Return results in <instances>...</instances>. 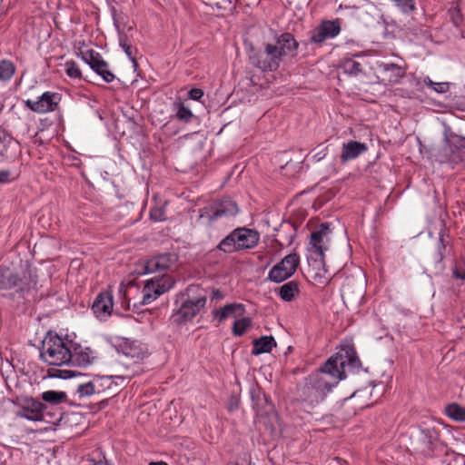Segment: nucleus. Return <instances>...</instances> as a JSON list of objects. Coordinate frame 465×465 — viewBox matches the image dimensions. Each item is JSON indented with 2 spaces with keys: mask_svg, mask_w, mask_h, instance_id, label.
<instances>
[{
  "mask_svg": "<svg viewBox=\"0 0 465 465\" xmlns=\"http://www.w3.org/2000/svg\"><path fill=\"white\" fill-rule=\"evenodd\" d=\"M299 43L289 32L275 35L273 42L263 44V47L252 50L249 54L250 64L262 72H275L281 64L298 54Z\"/></svg>",
  "mask_w": 465,
  "mask_h": 465,
  "instance_id": "1",
  "label": "nucleus"
},
{
  "mask_svg": "<svg viewBox=\"0 0 465 465\" xmlns=\"http://www.w3.org/2000/svg\"><path fill=\"white\" fill-rule=\"evenodd\" d=\"M206 302L207 296L199 285H189L183 292L176 294L170 322L182 325L191 322L205 307Z\"/></svg>",
  "mask_w": 465,
  "mask_h": 465,
  "instance_id": "2",
  "label": "nucleus"
},
{
  "mask_svg": "<svg viewBox=\"0 0 465 465\" xmlns=\"http://www.w3.org/2000/svg\"><path fill=\"white\" fill-rule=\"evenodd\" d=\"M72 341H64L62 337L49 331L45 337L40 349V358L49 365H67L70 360Z\"/></svg>",
  "mask_w": 465,
  "mask_h": 465,
  "instance_id": "3",
  "label": "nucleus"
},
{
  "mask_svg": "<svg viewBox=\"0 0 465 465\" xmlns=\"http://www.w3.org/2000/svg\"><path fill=\"white\" fill-rule=\"evenodd\" d=\"M443 146L436 154L440 163L455 165L462 163L465 158V136L453 133L450 128L444 131Z\"/></svg>",
  "mask_w": 465,
  "mask_h": 465,
  "instance_id": "4",
  "label": "nucleus"
},
{
  "mask_svg": "<svg viewBox=\"0 0 465 465\" xmlns=\"http://www.w3.org/2000/svg\"><path fill=\"white\" fill-rule=\"evenodd\" d=\"M326 376H330V374L322 371V366L318 371L309 376L308 381L302 389L303 401L309 405L314 406L322 401L326 394L340 381L333 379L334 381L331 382Z\"/></svg>",
  "mask_w": 465,
  "mask_h": 465,
  "instance_id": "5",
  "label": "nucleus"
},
{
  "mask_svg": "<svg viewBox=\"0 0 465 465\" xmlns=\"http://www.w3.org/2000/svg\"><path fill=\"white\" fill-rule=\"evenodd\" d=\"M15 414L17 418L31 421H44L52 426L57 425L61 420L60 414L55 415L47 411V407L34 398H25L16 405Z\"/></svg>",
  "mask_w": 465,
  "mask_h": 465,
  "instance_id": "6",
  "label": "nucleus"
},
{
  "mask_svg": "<svg viewBox=\"0 0 465 465\" xmlns=\"http://www.w3.org/2000/svg\"><path fill=\"white\" fill-rule=\"evenodd\" d=\"M360 365L361 361L352 349H341L322 365V371L329 373L331 378L341 381L346 378V366L354 370Z\"/></svg>",
  "mask_w": 465,
  "mask_h": 465,
  "instance_id": "7",
  "label": "nucleus"
},
{
  "mask_svg": "<svg viewBox=\"0 0 465 465\" xmlns=\"http://www.w3.org/2000/svg\"><path fill=\"white\" fill-rule=\"evenodd\" d=\"M239 209L234 201L223 198L198 210V220L205 225H212L213 222L223 218L231 217L238 213Z\"/></svg>",
  "mask_w": 465,
  "mask_h": 465,
  "instance_id": "8",
  "label": "nucleus"
},
{
  "mask_svg": "<svg viewBox=\"0 0 465 465\" xmlns=\"http://www.w3.org/2000/svg\"><path fill=\"white\" fill-rule=\"evenodd\" d=\"M174 285L173 279L167 274L147 280L142 293V304H150L158 297L170 291Z\"/></svg>",
  "mask_w": 465,
  "mask_h": 465,
  "instance_id": "9",
  "label": "nucleus"
},
{
  "mask_svg": "<svg viewBox=\"0 0 465 465\" xmlns=\"http://www.w3.org/2000/svg\"><path fill=\"white\" fill-rule=\"evenodd\" d=\"M299 263L300 257L298 254H288L270 270L268 279L273 282H282L295 272Z\"/></svg>",
  "mask_w": 465,
  "mask_h": 465,
  "instance_id": "10",
  "label": "nucleus"
},
{
  "mask_svg": "<svg viewBox=\"0 0 465 465\" xmlns=\"http://www.w3.org/2000/svg\"><path fill=\"white\" fill-rule=\"evenodd\" d=\"M341 24L338 19L323 20L310 32V42L322 45L326 40L335 38L341 33Z\"/></svg>",
  "mask_w": 465,
  "mask_h": 465,
  "instance_id": "11",
  "label": "nucleus"
},
{
  "mask_svg": "<svg viewBox=\"0 0 465 465\" xmlns=\"http://www.w3.org/2000/svg\"><path fill=\"white\" fill-rule=\"evenodd\" d=\"M82 60L87 64L104 82L112 83L115 76L109 70L108 64L103 59L101 54L94 50L81 52Z\"/></svg>",
  "mask_w": 465,
  "mask_h": 465,
  "instance_id": "12",
  "label": "nucleus"
},
{
  "mask_svg": "<svg viewBox=\"0 0 465 465\" xmlns=\"http://www.w3.org/2000/svg\"><path fill=\"white\" fill-rule=\"evenodd\" d=\"M61 101V94L54 92H45L36 100L28 99L25 106L37 114H45L54 111Z\"/></svg>",
  "mask_w": 465,
  "mask_h": 465,
  "instance_id": "13",
  "label": "nucleus"
},
{
  "mask_svg": "<svg viewBox=\"0 0 465 465\" xmlns=\"http://www.w3.org/2000/svg\"><path fill=\"white\" fill-rule=\"evenodd\" d=\"M97 353L88 346L71 343L70 360L67 365L74 367H88L95 361Z\"/></svg>",
  "mask_w": 465,
  "mask_h": 465,
  "instance_id": "14",
  "label": "nucleus"
},
{
  "mask_svg": "<svg viewBox=\"0 0 465 465\" xmlns=\"http://www.w3.org/2000/svg\"><path fill=\"white\" fill-rule=\"evenodd\" d=\"M329 231V226L327 223H322L320 226V230L312 232L311 233L310 239V250L315 255V262H319L320 265L322 266L323 273H326L327 271L325 269V262H324V252L325 248L323 247V238L327 234Z\"/></svg>",
  "mask_w": 465,
  "mask_h": 465,
  "instance_id": "15",
  "label": "nucleus"
},
{
  "mask_svg": "<svg viewBox=\"0 0 465 465\" xmlns=\"http://www.w3.org/2000/svg\"><path fill=\"white\" fill-rule=\"evenodd\" d=\"M118 352L130 358L134 363L140 362L147 356V349L138 341L124 339L117 346Z\"/></svg>",
  "mask_w": 465,
  "mask_h": 465,
  "instance_id": "16",
  "label": "nucleus"
},
{
  "mask_svg": "<svg viewBox=\"0 0 465 465\" xmlns=\"http://www.w3.org/2000/svg\"><path fill=\"white\" fill-rule=\"evenodd\" d=\"M177 262V255L167 252L156 255L146 261L144 265L145 273H153L159 271L170 269Z\"/></svg>",
  "mask_w": 465,
  "mask_h": 465,
  "instance_id": "17",
  "label": "nucleus"
},
{
  "mask_svg": "<svg viewBox=\"0 0 465 465\" xmlns=\"http://www.w3.org/2000/svg\"><path fill=\"white\" fill-rule=\"evenodd\" d=\"M114 302L110 292H100L94 301L92 310L99 319H105L111 315Z\"/></svg>",
  "mask_w": 465,
  "mask_h": 465,
  "instance_id": "18",
  "label": "nucleus"
},
{
  "mask_svg": "<svg viewBox=\"0 0 465 465\" xmlns=\"http://www.w3.org/2000/svg\"><path fill=\"white\" fill-rule=\"evenodd\" d=\"M19 151V143L5 130H0V163L13 158Z\"/></svg>",
  "mask_w": 465,
  "mask_h": 465,
  "instance_id": "19",
  "label": "nucleus"
},
{
  "mask_svg": "<svg viewBox=\"0 0 465 465\" xmlns=\"http://www.w3.org/2000/svg\"><path fill=\"white\" fill-rule=\"evenodd\" d=\"M234 232L239 250L252 249L259 242L260 235L255 230L242 227L234 229Z\"/></svg>",
  "mask_w": 465,
  "mask_h": 465,
  "instance_id": "20",
  "label": "nucleus"
},
{
  "mask_svg": "<svg viewBox=\"0 0 465 465\" xmlns=\"http://www.w3.org/2000/svg\"><path fill=\"white\" fill-rule=\"evenodd\" d=\"M368 151V146L364 143L357 141H349L342 144L341 160L343 163L356 159L361 154Z\"/></svg>",
  "mask_w": 465,
  "mask_h": 465,
  "instance_id": "21",
  "label": "nucleus"
},
{
  "mask_svg": "<svg viewBox=\"0 0 465 465\" xmlns=\"http://www.w3.org/2000/svg\"><path fill=\"white\" fill-rule=\"evenodd\" d=\"M379 67L385 79L392 84H399L406 74L405 69L394 63H381Z\"/></svg>",
  "mask_w": 465,
  "mask_h": 465,
  "instance_id": "22",
  "label": "nucleus"
},
{
  "mask_svg": "<svg viewBox=\"0 0 465 465\" xmlns=\"http://www.w3.org/2000/svg\"><path fill=\"white\" fill-rule=\"evenodd\" d=\"M244 312L243 304L229 303L220 309L213 310V316L219 322H223L229 317L242 316Z\"/></svg>",
  "mask_w": 465,
  "mask_h": 465,
  "instance_id": "23",
  "label": "nucleus"
},
{
  "mask_svg": "<svg viewBox=\"0 0 465 465\" xmlns=\"http://www.w3.org/2000/svg\"><path fill=\"white\" fill-rule=\"evenodd\" d=\"M100 380L98 378H93L92 380L79 383L76 388L75 393L79 399L90 397L94 394H98L100 390Z\"/></svg>",
  "mask_w": 465,
  "mask_h": 465,
  "instance_id": "24",
  "label": "nucleus"
},
{
  "mask_svg": "<svg viewBox=\"0 0 465 465\" xmlns=\"http://www.w3.org/2000/svg\"><path fill=\"white\" fill-rule=\"evenodd\" d=\"M276 346V341L272 336H262L253 341L252 353L253 355H260L262 353L271 352L272 348Z\"/></svg>",
  "mask_w": 465,
  "mask_h": 465,
  "instance_id": "25",
  "label": "nucleus"
},
{
  "mask_svg": "<svg viewBox=\"0 0 465 465\" xmlns=\"http://www.w3.org/2000/svg\"><path fill=\"white\" fill-rule=\"evenodd\" d=\"M280 298L284 302H291L299 293V283L296 281H290L275 290Z\"/></svg>",
  "mask_w": 465,
  "mask_h": 465,
  "instance_id": "26",
  "label": "nucleus"
},
{
  "mask_svg": "<svg viewBox=\"0 0 465 465\" xmlns=\"http://www.w3.org/2000/svg\"><path fill=\"white\" fill-rule=\"evenodd\" d=\"M18 285V275L8 267L0 265V289H11Z\"/></svg>",
  "mask_w": 465,
  "mask_h": 465,
  "instance_id": "27",
  "label": "nucleus"
},
{
  "mask_svg": "<svg viewBox=\"0 0 465 465\" xmlns=\"http://www.w3.org/2000/svg\"><path fill=\"white\" fill-rule=\"evenodd\" d=\"M36 283L35 275L33 274L31 270H26L23 272L22 277L18 276V285L15 286V288H17V291L21 293H25L35 289Z\"/></svg>",
  "mask_w": 465,
  "mask_h": 465,
  "instance_id": "28",
  "label": "nucleus"
},
{
  "mask_svg": "<svg viewBox=\"0 0 465 465\" xmlns=\"http://www.w3.org/2000/svg\"><path fill=\"white\" fill-rule=\"evenodd\" d=\"M360 56L359 54H355L353 56H345L342 61L341 67L343 72L351 76H357L361 73H362V65L361 63L355 60L354 57Z\"/></svg>",
  "mask_w": 465,
  "mask_h": 465,
  "instance_id": "29",
  "label": "nucleus"
},
{
  "mask_svg": "<svg viewBox=\"0 0 465 465\" xmlns=\"http://www.w3.org/2000/svg\"><path fill=\"white\" fill-rule=\"evenodd\" d=\"M20 173V164H13L0 169V184L14 183L19 178Z\"/></svg>",
  "mask_w": 465,
  "mask_h": 465,
  "instance_id": "30",
  "label": "nucleus"
},
{
  "mask_svg": "<svg viewBox=\"0 0 465 465\" xmlns=\"http://www.w3.org/2000/svg\"><path fill=\"white\" fill-rule=\"evenodd\" d=\"M41 399L51 405H58L67 401V394L60 391H46L41 394Z\"/></svg>",
  "mask_w": 465,
  "mask_h": 465,
  "instance_id": "31",
  "label": "nucleus"
},
{
  "mask_svg": "<svg viewBox=\"0 0 465 465\" xmlns=\"http://www.w3.org/2000/svg\"><path fill=\"white\" fill-rule=\"evenodd\" d=\"M217 248L225 253H232L239 251L234 230L219 242Z\"/></svg>",
  "mask_w": 465,
  "mask_h": 465,
  "instance_id": "32",
  "label": "nucleus"
},
{
  "mask_svg": "<svg viewBox=\"0 0 465 465\" xmlns=\"http://www.w3.org/2000/svg\"><path fill=\"white\" fill-rule=\"evenodd\" d=\"M420 440L423 444L424 450H432L435 443L438 441V434L432 429H424L420 430Z\"/></svg>",
  "mask_w": 465,
  "mask_h": 465,
  "instance_id": "33",
  "label": "nucleus"
},
{
  "mask_svg": "<svg viewBox=\"0 0 465 465\" xmlns=\"http://www.w3.org/2000/svg\"><path fill=\"white\" fill-rule=\"evenodd\" d=\"M445 414L455 421H465V407H462L458 403H450L447 405L445 408Z\"/></svg>",
  "mask_w": 465,
  "mask_h": 465,
  "instance_id": "34",
  "label": "nucleus"
},
{
  "mask_svg": "<svg viewBox=\"0 0 465 465\" xmlns=\"http://www.w3.org/2000/svg\"><path fill=\"white\" fill-rule=\"evenodd\" d=\"M173 107L177 119L183 123H190L194 117L190 108L182 102L174 103Z\"/></svg>",
  "mask_w": 465,
  "mask_h": 465,
  "instance_id": "35",
  "label": "nucleus"
},
{
  "mask_svg": "<svg viewBox=\"0 0 465 465\" xmlns=\"http://www.w3.org/2000/svg\"><path fill=\"white\" fill-rule=\"evenodd\" d=\"M15 73V65L9 60L0 61V81L10 80Z\"/></svg>",
  "mask_w": 465,
  "mask_h": 465,
  "instance_id": "36",
  "label": "nucleus"
},
{
  "mask_svg": "<svg viewBox=\"0 0 465 465\" xmlns=\"http://www.w3.org/2000/svg\"><path fill=\"white\" fill-rule=\"evenodd\" d=\"M422 83L437 94H446L450 91V83L448 82H433L429 76L422 79Z\"/></svg>",
  "mask_w": 465,
  "mask_h": 465,
  "instance_id": "37",
  "label": "nucleus"
},
{
  "mask_svg": "<svg viewBox=\"0 0 465 465\" xmlns=\"http://www.w3.org/2000/svg\"><path fill=\"white\" fill-rule=\"evenodd\" d=\"M47 374L51 378L67 380L81 375L82 373L72 370H61L56 368H51L47 371Z\"/></svg>",
  "mask_w": 465,
  "mask_h": 465,
  "instance_id": "38",
  "label": "nucleus"
},
{
  "mask_svg": "<svg viewBox=\"0 0 465 465\" xmlns=\"http://www.w3.org/2000/svg\"><path fill=\"white\" fill-rule=\"evenodd\" d=\"M119 45L122 47V49L128 56V58L131 60V62L136 66L137 64L134 57V53L136 52V50L134 49L133 46L128 43L126 35L119 34Z\"/></svg>",
  "mask_w": 465,
  "mask_h": 465,
  "instance_id": "39",
  "label": "nucleus"
},
{
  "mask_svg": "<svg viewBox=\"0 0 465 465\" xmlns=\"http://www.w3.org/2000/svg\"><path fill=\"white\" fill-rule=\"evenodd\" d=\"M64 70L65 74L68 77L72 79H82V72L78 66V64L73 61L69 60L64 63Z\"/></svg>",
  "mask_w": 465,
  "mask_h": 465,
  "instance_id": "40",
  "label": "nucleus"
},
{
  "mask_svg": "<svg viewBox=\"0 0 465 465\" xmlns=\"http://www.w3.org/2000/svg\"><path fill=\"white\" fill-rule=\"evenodd\" d=\"M251 325L249 318H241L233 322L232 332L236 336H242Z\"/></svg>",
  "mask_w": 465,
  "mask_h": 465,
  "instance_id": "41",
  "label": "nucleus"
},
{
  "mask_svg": "<svg viewBox=\"0 0 465 465\" xmlns=\"http://www.w3.org/2000/svg\"><path fill=\"white\" fill-rule=\"evenodd\" d=\"M404 14L415 9L414 0H391Z\"/></svg>",
  "mask_w": 465,
  "mask_h": 465,
  "instance_id": "42",
  "label": "nucleus"
},
{
  "mask_svg": "<svg viewBox=\"0 0 465 465\" xmlns=\"http://www.w3.org/2000/svg\"><path fill=\"white\" fill-rule=\"evenodd\" d=\"M453 276L456 279L465 280V257L456 262Z\"/></svg>",
  "mask_w": 465,
  "mask_h": 465,
  "instance_id": "43",
  "label": "nucleus"
},
{
  "mask_svg": "<svg viewBox=\"0 0 465 465\" xmlns=\"http://www.w3.org/2000/svg\"><path fill=\"white\" fill-rule=\"evenodd\" d=\"M150 218L154 222H161L164 220L163 207L155 206L150 210Z\"/></svg>",
  "mask_w": 465,
  "mask_h": 465,
  "instance_id": "44",
  "label": "nucleus"
},
{
  "mask_svg": "<svg viewBox=\"0 0 465 465\" xmlns=\"http://www.w3.org/2000/svg\"><path fill=\"white\" fill-rule=\"evenodd\" d=\"M94 378H98L100 380V390L99 393L104 391L106 388H110V385L112 384L111 379L109 377H101V376H94Z\"/></svg>",
  "mask_w": 465,
  "mask_h": 465,
  "instance_id": "45",
  "label": "nucleus"
},
{
  "mask_svg": "<svg viewBox=\"0 0 465 465\" xmlns=\"http://www.w3.org/2000/svg\"><path fill=\"white\" fill-rule=\"evenodd\" d=\"M188 96L192 100L199 101L203 96V92L200 88H193L189 91Z\"/></svg>",
  "mask_w": 465,
  "mask_h": 465,
  "instance_id": "46",
  "label": "nucleus"
},
{
  "mask_svg": "<svg viewBox=\"0 0 465 465\" xmlns=\"http://www.w3.org/2000/svg\"><path fill=\"white\" fill-rule=\"evenodd\" d=\"M451 21L456 26H459L460 21H461V15L460 13V10L457 8L450 9V11Z\"/></svg>",
  "mask_w": 465,
  "mask_h": 465,
  "instance_id": "47",
  "label": "nucleus"
},
{
  "mask_svg": "<svg viewBox=\"0 0 465 465\" xmlns=\"http://www.w3.org/2000/svg\"><path fill=\"white\" fill-rule=\"evenodd\" d=\"M224 298V293L223 292L216 289V290H213L212 292V301H221Z\"/></svg>",
  "mask_w": 465,
  "mask_h": 465,
  "instance_id": "48",
  "label": "nucleus"
},
{
  "mask_svg": "<svg viewBox=\"0 0 465 465\" xmlns=\"http://www.w3.org/2000/svg\"><path fill=\"white\" fill-rule=\"evenodd\" d=\"M314 280L319 283L327 284L329 282V278L322 273H315Z\"/></svg>",
  "mask_w": 465,
  "mask_h": 465,
  "instance_id": "49",
  "label": "nucleus"
},
{
  "mask_svg": "<svg viewBox=\"0 0 465 465\" xmlns=\"http://www.w3.org/2000/svg\"><path fill=\"white\" fill-rule=\"evenodd\" d=\"M325 156V153H323L322 155L321 153H317L313 156V158L315 159L316 162H319L321 161L323 157Z\"/></svg>",
  "mask_w": 465,
  "mask_h": 465,
  "instance_id": "50",
  "label": "nucleus"
},
{
  "mask_svg": "<svg viewBox=\"0 0 465 465\" xmlns=\"http://www.w3.org/2000/svg\"><path fill=\"white\" fill-rule=\"evenodd\" d=\"M149 465H167L164 461H153L150 462Z\"/></svg>",
  "mask_w": 465,
  "mask_h": 465,
  "instance_id": "51",
  "label": "nucleus"
},
{
  "mask_svg": "<svg viewBox=\"0 0 465 465\" xmlns=\"http://www.w3.org/2000/svg\"><path fill=\"white\" fill-rule=\"evenodd\" d=\"M101 465H108L107 463H104V464H101Z\"/></svg>",
  "mask_w": 465,
  "mask_h": 465,
  "instance_id": "52",
  "label": "nucleus"
}]
</instances>
